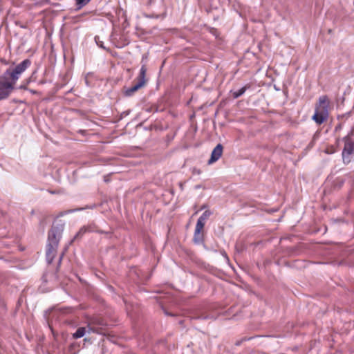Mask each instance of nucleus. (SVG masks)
<instances>
[{"mask_svg": "<svg viewBox=\"0 0 354 354\" xmlns=\"http://www.w3.org/2000/svg\"><path fill=\"white\" fill-rule=\"evenodd\" d=\"M31 61L26 59L13 68H8L0 76V100L6 99L15 88L20 75L30 66Z\"/></svg>", "mask_w": 354, "mask_h": 354, "instance_id": "f257e3e1", "label": "nucleus"}, {"mask_svg": "<svg viewBox=\"0 0 354 354\" xmlns=\"http://www.w3.org/2000/svg\"><path fill=\"white\" fill-rule=\"evenodd\" d=\"M330 101L326 95L319 97L318 102L315 105V113L312 119L319 125L327 120L329 115Z\"/></svg>", "mask_w": 354, "mask_h": 354, "instance_id": "f03ea898", "label": "nucleus"}, {"mask_svg": "<svg viewBox=\"0 0 354 354\" xmlns=\"http://www.w3.org/2000/svg\"><path fill=\"white\" fill-rule=\"evenodd\" d=\"M354 153V142L351 140L345 142L342 151V159L344 164H348L351 161V156Z\"/></svg>", "mask_w": 354, "mask_h": 354, "instance_id": "423d86ee", "label": "nucleus"}, {"mask_svg": "<svg viewBox=\"0 0 354 354\" xmlns=\"http://www.w3.org/2000/svg\"><path fill=\"white\" fill-rule=\"evenodd\" d=\"M212 215V212L209 210L205 211L203 214L199 217L197 221L194 234V241L196 243L201 242L203 239V228L205 224L206 221L209 218V217Z\"/></svg>", "mask_w": 354, "mask_h": 354, "instance_id": "20e7f679", "label": "nucleus"}, {"mask_svg": "<svg viewBox=\"0 0 354 354\" xmlns=\"http://www.w3.org/2000/svg\"><path fill=\"white\" fill-rule=\"evenodd\" d=\"M77 10L81 9L83 6H86L91 0H75Z\"/></svg>", "mask_w": 354, "mask_h": 354, "instance_id": "9b49d317", "label": "nucleus"}, {"mask_svg": "<svg viewBox=\"0 0 354 354\" xmlns=\"http://www.w3.org/2000/svg\"><path fill=\"white\" fill-rule=\"evenodd\" d=\"M63 255H64V254H62V255L60 257V259H59V261H61V260H62Z\"/></svg>", "mask_w": 354, "mask_h": 354, "instance_id": "2eb2a0df", "label": "nucleus"}, {"mask_svg": "<svg viewBox=\"0 0 354 354\" xmlns=\"http://www.w3.org/2000/svg\"><path fill=\"white\" fill-rule=\"evenodd\" d=\"M61 238V232L56 228H52L48 234V244L58 245Z\"/></svg>", "mask_w": 354, "mask_h": 354, "instance_id": "0eeeda50", "label": "nucleus"}, {"mask_svg": "<svg viewBox=\"0 0 354 354\" xmlns=\"http://www.w3.org/2000/svg\"><path fill=\"white\" fill-rule=\"evenodd\" d=\"M86 332V328L85 327H80L77 329L75 333L73 334V339H79L82 337Z\"/></svg>", "mask_w": 354, "mask_h": 354, "instance_id": "9d476101", "label": "nucleus"}, {"mask_svg": "<svg viewBox=\"0 0 354 354\" xmlns=\"http://www.w3.org/2000/svg\"><path fill=\"white\" fill-rule=\"evenodd\" d=\"M223 146L221 144H218L214 149H213L211 157L209 160H208V164L211 165L214 163V162L217 161L223 153Z\"/></svg>", "mask_w": 354, "mask_h": 354, "instance_id": "6e6552de", "label": "nucleus"}, {"mask_svg": "<svg viewBox=\"0 0 354 354\" xmlns=\"http://www.w3.org/2000/svg\"><path fill=\"white\" fill-rule=\"evenodd\" d=\"M57 247H58V245H50V244L47 245L46 255L47 261L49 264H50L53 261V260L56 256Z\"/></svg>", "mask_w": 354, "mask_h": 354, "instance_id": "1a4fd4ad", "label": "nucleus"}, {"mask_svg": "<svg viewBox=\"0 0 354 354\" xmlns=\"http://www.w3.org/2000/svg\"><path fill=\"white\" fill-rule=\"evenodd\" d=\"M21 89H26V87L25 86H20L19 87Z\"/></svg>", "mask_w": 354, "mask_h": 354, "instance_id": "4468645a", "label": "nucleus"}, {"mask_svg": "<svg viewBox=\"0 0 354 354\" xmlns=\"http://www.w3.org/2000/svg\"><path fill=\"white\" fill-rule=\"evenodd\" d=\"M88 231V227H86V226L82 227V228H80L79 232L77 233V234H76L75 238L82 236L83 234H84Z\"/></svg>", "mask_w": 354, "mask_h": 354, "instance_id": "ddd939ff", "label": "nucleus"}, {"mask_svg": "<svg viewBox=\"0 0 354 354\" xmlns=\"http://www.w3.org/2000/svg\"><path fill=\"white\" fill-rule=\"evenodd\" d=\"M105 323L101 318H92L88 323V333H94L105 335L106 334Z\"/></svg>", "mask_w": 354, "mask_h": 354, "instance_id": "39448f33", "label": "nucleus"}, {"mask_svg": "<svg viewBox=\"0 0 354 354\" xmlns=\"http://www.w3.org/2000/svg\"><path fill=\"white\" fill-rule=\"evenodd\" d=\"M246 86H243L241 88H240L239 91H236L234 93V97L235 98H237L239 97H240L241 95H242L246 91Z\"/></svg>", "mask_w": 354, "mask_h": 354, "instance_id": "f8f14e48", "label": "nucleus"}, {"mask_svg": "<svg viewBox=\"0 0 354 354\" xmlns=\"http://www.w3.org/2000/svg\"><path fill=\"white\" fill-rule=\"evenodd\" d=\"M147 65L142 64L140 68L139 74L134 81V84L131 88H127L124 91V95L126 96H132L136 91L147 84L148 81L147 77Z\"/></svg>", "mask_w": 354, "mask_h": 354, "instance_id": "7ed1b4c3", "label": "nucleus"}]
</instances>
